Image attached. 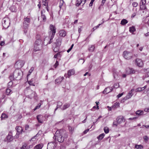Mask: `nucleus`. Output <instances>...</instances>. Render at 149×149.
Here are the masks:
<instances>
[{
	"mask_svg": "<svg viewBox=\"0 0 149 149\" xmlns=\"http://www.w3.org/2000/svg\"><path fill=\"white\" fill-rule=\"evenodd\" d=\"M56 146V140L50 142L48 144L47 149H54Z\"/></svg>",
	"mask_w": 149,
	"mask_h": 149,
	"instance_id": "obj_8",
	"label": "nucleus"
},
{
	"mask_svg": "<svg viewBox=\"0 0 149 149\" xmlns=\"http://www.w3.org/2000/svg\"><path fill=\"white\" fill-rule=\"evenodd\" d=\"M24 93L27 95L30 98L33 97L36 98V94L34 91H33L29 87H27L24 90Z\"/></svg>",
	"mask_w": 149,
	"mask_h": 149,
	"instance_id": "obj_4",
	"label": "nucleus"
},
{
	"mask_svg": "<svg viewBox=\"0 0 149 149\" xmlns=\"http://www.w3.org/2000/svg\"><path fill=\"white\" fill-rule=\"evenodd\" d=\"M61 52H58L57 54H58V57H61Z\"/></svg>",
	"mask_w": 149,
	"mask_h": 149,
	"instance_id": "obj_60",
	"label": "nucleus"
},
{
	"mask_svg": "<svg viewBox=\"0 0 149 149\" xmlns=\"http://www.w3.org/2000/svg\"><path fill=\"white\" fill-rule=\"evenodd\" d=\"M149 17L148 21L147 22V24L148 26H149V14H148L147 17Z\"/></svg>",
	"mask_w": 149,
	"mask_h": 149,
	"instance_id": "obj_64",
	"label": "nucleus"
},
{
	"mask_svg": "<svg viewBox=\"0 0 149 149\" xmlns=\"http://www.w3.org/2000/svg\"><path fill=\"white\" fill-rule=\"evenodd\" d=\"M135 65L139 67L142 68L143 65V63L141 59L139 58H136L135 61Z\"/></svg>",
	"mask_w": 149,
	"mask_h": 149,
	"instance_id": "obj_9",
	"label": "nucleus"
},
{
	"mask_svg": "<svg viewBox=\"0 0 149 149\" xmlns=\"http://www.w3.org/2000/svg\"><path fill=\"white\" fill-rule=\"evenodd\" d=\"M87 116H86V118H85V119L82 121V123H86V119H87Z\"/></svg>",
	"mask_w": 149,
	"mask_h": 149,
	"instance_id": "obj_62",
	"label": "nucleus"
},
{
	"mask_svg": "<svg viewBox=\"0 0 149 149\" xmlns=\"http://www.w3.org/2000/svg\"><path fill=\"white\" fill-rule=\"evenodd\" d=\"M113 89V87H108L106 88L102 92L103 94H107L111 92Z\"/></svg>",
	"mask_w": 149,
	"mask_h": 149,
	"instance_id": "obj_17",
	"label": "nucleus"
},
{
	"mask_svg": "<svg viewBox=\"0 0 149 149\" xmlns=\"http://www.w3.org/2000/svg\"><path fill=\"white\" fill-rule=\"evenodd\" d=\"M95 47L94 45H91L89 46L88 48V50L90 52H92L94 51Z\"/></svg>",
	"mask_w": 149,
	"mask_h": 149,
	"instance_id": "obj_26",
	"label": "nucleus"
},
{
	"mask_svg": "<svg viewBox=\"0 0 149 149\" xmlns=\"http://www.w3.org/2000/svg\"><path fill=\"white\" fill-rule=\"evenodd\" d=\"M56 137L58 141L59 142L62 143L64 140V137H63L59 131L57 130L53 138L56 139Z\"/></svg>",
	"mask_w": 149,
	"mask_h": 149,
	"instance_id": "obj_5",
	"label": "nucleus"
},
{
	"mask_svg": "<svg viewBox=\"0 0 149 149\" xmlns=\"http://www.w3.org/2000/svg\"><path fill=\"white\" fill-rule=\"evenodd\" d=\"M119 87V83H116L112 87H113V88H118Z\"/></svg>",
	"mask_w": 149,
	"mask_h": 149,
	"instance_id": "obj_41",
	"label": "nucleus"
},
{
	"mask_svg": "<svg viewBox=\"0 0 149 149\" xmlns=\"http://www.w3.org/2000/svg\"><path fill=\"white\" fill-rule=\"evenodd\" d=\"M29 128V126L28 125H26L25 126V130H27Z\"/></svg>",
	"mask_w": 149,
	"mask_h": 149,
	"instance_id": "obj_56",
	"label": "nucleus"
},
{
	"mask_svg": "<svg viewBox=\"0 0 149 149\" xmlns=\"http://www.w3.org/2000/svg\"><path fill=\"white\" fill-rule=\"evenodd\" d=\"M135 90L136 92L141 91H142L143 90V88L141 87L138 88H136Z\"/></svg>",
	"mask_w": 149,
	"mask_h": 149,
	"instance_id": "obj_47",
	"label": "nucleus"
},
{
	"mask_svg": "<svg viewBox=\"0 0 149 149\" xmlns=\"http://www.w3.org/2000/svg\"><path fill=\"white\" fill-rule=\"evenodd\" d=\"M143 111L140 110L137 111L136 112V114L139 116H140L143 115Z\"/></svg>",
	"mask_w": 149,
	"mask_h": 149,
	"instance_id": "obj_33",
	"label": "nucleus"
},
{
	"mask_svg": "<svg viewBox=\"0 0 149 149\" xmlns=\"http://www.w3.org/2000/svg\"><path fill=\"white\" fill-rule=\"evenodd\" d=\"M58 62L57 61H56L54 65V67L55 68H56L58 66Z\"/></svg>",
	"mask_w": 149,
	"mask_h": 149,
	"instance_id": "obj_53",
	"label": "nucleus"
},
{
	"mask_svg": "<svg viewBox=\"0 0 149 149\" xmlns=\"http://www.w3.org/2000/svg\"><path fill=\"white\" fill-rule=\"evenodd\" d=\"M143 147L141 145H136L135 146V148L136 149H142L143 148Z\"/></svg>",
	"mask_w": 149,
	"mask_h": 149,
	"instance_id": "obj_39",
	"label": "nucleus"
},
{
	"mask_svg": "<svg viewBox=\"0 0 149 149\" xmlns=\"http://www.w3.org/2000/svg\"><path fill=\"white\" fill-rule=\"evenodd\" d=\"M83 1L82 0H77L76 3V6H78Z\"/></svg>",
	"mask_w": 149,
	"mask_h": 149,
	"instance_id": "obj_37",
	"label": "nucleus"
},
{
	"mask_svg": "<svg viewBox=\"0 0 149 149\" xmlns=\"http://www.w3.org/2000/svg\"><path fill=\"white\" fill-rule=\"evenodd\" d=\"M34 69V68L33 67H31L30 69L29 70V73L28 74V75H30L31 73L32 72L33 70Z\"/></svg>",
	"mask_w": 149,
	"mask_h": 149,
	"instance_id": "obj_49",
	"label": "nucleus"
},
{
	"mask_svg": "<svg viewBox=\"0 0 149 149\" xmlns=\"http://www.w3.org/2000/svg\"><path fill=\"white\" fill-rule=\"evenodd\" d=\"M146 0H141L140 4V9L141 10H145L147 9L146 6Z\"/></svg>",
	"mask_w": 149,
	"mask_h": 149,
	"instance_id": "obj_11",
	"label": "nucleus"
},
{
	"mask_svg": "<svg viewBox=\"0 0 149 149\" xmlns=\"http://www.w3.org/2000/svg\"><path fill=\"white\" fill-rule=\"evenodd\" d=\"M31 19L29 17H24L23 19V25L22 26V29H24V33L26 34L27 32L29 25L30 23Z\"/></svg>",
	"mask_w": 149,
	"mask_h": 149,
	"instance_id": "obj_2",
	"label": "nucleus"
},
{
	"mask_svg": "<svg viewBox=\"0 0 149 149\" xmlns=\"http://www.w3.org/2000/svg\"><path fill=\"white\" fill-rule=\"evenodd\" d=\"M105 134L104 133H102L99 136L97 137V138L99 139V140L100 139L102 140V139L103 138Z\"/></svg>",
	"mask_w": 149,
	"mask_h": 149,
	"instance_id": "obj_36",
	"label": "nucleus"
},
{
	"mask_svg": "<svg viewBox=\"0 0 149 149\" xmlns=\"http://www.w3.org/2000/svg\"><path fill=\"white\" fill-rule=\"evenodd\" d=\"M97 104V106H94L91 109L92 111H94L95 109H98V105L99 104L98 103H96Z\"/></svg>",
	"mask_w": 149,
	"mask_h": 149,
	"instance_id": "obj_43",
	"label": "nucleus"
},
{
	"mask_svg": "<svg viewBox=\"0 0 149 149\" xmlns=\"http://www.w3.org/2000/svg\"><path fill=\"white\" fill-rule=\"evenodd\" d=\"M138 3L136 2H134L132 4V5L134 7H136L138 6Z\"/></svg>",
	"mask_w": 149,
	"mask_h": 149,
	"instance_id": "obj_51",
	"label": "nucleus"
},
{
	"mask_svg": "<svg viewBox=\"0 0 149 149\" xmlns=\"http://www.w3.org/2000/svg\"><path fill=\"white\" fill-rule=\"evenodd\" d=\"M28 84L30 85L33 86H35V85L33 82V81L32 79H31L28 82Z\"/></svg>",
	"mask_w": 149,
	"mask_h": 149,
	"instance_id": "obj_42",
	"label": "nucleus"
},
{
	"mask_svg": "<svg viewBox=\"0 0 149 149\" xmlns=\"http://www.w3.org/2000/svg\"><path fill=\"white\" fill-rule=\"evenodd\" d=\"M116 120L118 123L120 124L124 122L125 121V119L123 116H119L117 117Z\"/></svg>",
	"mask_w": 149,
	"mask_h": 149,
	"instance_id": "obj_14",
	"label": "nucleus"
},
{
	"mask_svg": "<svg viewBox=\"0 0 149 149\" xmlns=\"http://www.w3.org/2000/svg\"><path fill=\"white\" fill-rule=\"evenodd\" d=\"M13 80V79H12V80H10L11 81H10L8 83V87H9V88L10 87L12 86V85L13 84V82L12 81V80Z\"/></svg>",
	"mask_w": 149,
	"mask_h": 149,
	"instance_id": "obj_46",
	"label": "nucleus"
},
{
	"mask_svg": "<svg viewBox=\"0 0 149 149\" xmlns=\"http://www.w3.org/2000/svg\"><path fill=\"white\" fill-rule=\"evenodd\" d=\"M61 44V40L60 39H58L56 40V46H60Z\"/></svg>",
	"mask_w": 149,
	"mask_h": 149,
	"instance_id": "obj_30",
	"label": "nucleus"
},
{
	"mask_svg": "<svg viewBox=\"0 0 149 149\" xmlns=\"http://www.w3.org/2000/svg\"><path fill=\"white\" fill-rule=\"evenodd\" d=\"M82 27L81 26H79L78 27V32L80 33L82 31Z\"/></svg>",
	"mask_w": 149,
	"mask_h": 149,
	"instance_id": "obj_52",
	"label": "nucleus"
},
{
	"mask_svg": "<svg viewBox=\"0 0 149 149\" xmlns=\"http://www.w3.org/2000/svg\"><path fill=\"white\" fill-rule=\"evenodd\" d=\"M12 93V91L9 88H7L6 89V93L7 95H8L10 94L11 93Z\"/></svg>",
	"mask_w": 149,
	"mask_h": 149,
	"instance_id": "obj_35",
	"label": "nucleus"
},
{
	"mask_svg": "<svg viewBox=\"0 0 149 149\" xmlns=\"http://www.w3.org/2000/svg\"><path fill=\"white\" fill-rule=\"evenodd\" d=\"M15 129L17 132L14 137L15 138H18L19 137V134H21L23 131V129L20 127H16Z\"/></svg>",
	"mask_w": 149,
	"mask_h": 149,
	"instance_id": "obj_10",
	"label": "nucleus"
},
{
	"mask_svg": "<svg viewBox=\"0 0 149 149\" xmlns=\"http://www.w3.org/2000/svg\"><path fill=\"white\" fill-rule=\"evenodd\" d=\"M13 136L11 135L8 134L6 137L7 140L8 141H10L13 139Z\"/></svg>",
	"mask_w": 149,
	"mask_h": 149,
	"instance_id": "obj_28",
	"label": "nucleus"
},
{
	"mask_svg": "<svg viewBox=\"0 0 149 149\" xmlns=\"http://www.w3.org/2000/svg\"><path fill=\"white\" fill-rule=\"evenodd\" d=\"M75 73V71L74 69H72L69 70L68 72V77L70 78V77L73 75Z\"/></svg>",
	"mask_w": 149,
	"mask_h": 149,
	"instance_id": "obj_20",
	"label": "nucleus"
},
{
	"mask_svg": "<svg viewBox=\"0 0 149 149\" xmlns=\"http://www.w3.org/2000/svg\"><path fill=\"white\" fill-rule=\"evenodd\" d=\"M104 130L106 134H107L109 132V128L107 127H104Z\"/></svg>",
	"mask_w": 149,
	"mask_h": 149,
	"instance_id": "obj_40",
	"label": "nucleus"
},
{
	"mask_svg": "<svg viewBox=\"0 0 149 149\" xmlns=\"http://www.w3.org/2000/svg\"><path fill=\"white\" fill-rule=\"evenodd\" d=\"M40 104V103H39V104H38L34 108V109H33V110L34 111H35L36 110V109H39L40 107V106H41V104Z\"/></svg>",
	"mask_w": 149,
	"mask_h": 149,
	"instance_id": "obj_48",
	"label": "nucleus"
},
{
	"mask_svg": "<svg viewBox=\"0 0 149 149\" xmlns=\"http://www.w3.org/2000/svg\"><path fill=\"white\" fill-rule=\"evenodd\" d=\"M126 71L127 73L128 74H133L135 72V71L134 69L130 68H127L126 69Z\"/></svg>",
	"mask_w": 149,
	"mask_h": 149,
	"instance_id": "obj_18",
	"label": "nucleus"
},
{
	"mask_svg": "<svg viewBox=\"0 0 149 149\" xmlns=\"http://www.w3.org/2000/svg\"><path fill=\"white\" fill-rule=\"evenodd\" d=\"M134 89H132L129 92V93L123 98V100H126L131 98L133 95L132 92L134 91Z\"/></svg>",
	"mask_w": 149,
	"mask_h": 149,
	"instance_id": "obj_15",
	"label": "nucleus"
},
{
	"mask_svg": "<svg viewBox=\"0 0 149 149\" xmlns=\"http://www.w3.org/2000/svg\"><path fill=\"white\" fill-rule=\"evenodd\" d=\"M47 0H42V3L43 5L46 6L45 8L46 9L47 11H48L49 9L48 8V3L46 2Z\"/></svg>",
	"mask_w": 149,
	"mask_h": 149,
	"instance_id": "obj_24",
	"label": "nucleus"
},
{
	"mask_svg": "<svg viewBox=\"0 0 149 149\" xmlns=\"http://www.w3.org/2000/svg\"><path fill=\"white\" fill-rule=\"evenodd\" d=\"M59 46H56L54 49V51L56 52H58L59 50Z\"/></svg>",
	"mask_w": 149,
	"mask_h": 149,
	"instance_id": "obj_44",
	"label": "nucleus"
},
{
	"mask_svg": "<svg viewBox=\"0 0 149 149\" xmlns=\"http://www.w3.org/2000/svg\"><path fill=\"white\" fill-rule=\"evenodd\" d=\"M8 118V116L5 113H3L1 114V120H5Z\"/></svg>",
	"mask_w": 149,
	"mask_h": 149,
	"instance_id": "obj_27",
	"label": "nucleus"
},
{
	"mask_svg": "<svg viewBox=\"0 0 149 149\" xmlns=\"http://www.w3.org/2000/svg\"><path fill=\"white\" fill-rule=\"evenodd\" d=\"M10 20L7 18H4L3 19L2 25L4 29H7L10 25Z\"/></svg>",
	"mask_w": 149,
	"mask_h": 149,
	"instance_id": "obj_6",
	"label": "nucleus"
},
{
	"mask_svg": "<svg viewBox=\"0 0 149 149\" xmlns=\"http://www.w3.org/2000/svg\"><path fill=\"white\" fill-rule=\"evenodd\" d=\"M4 42L3 41L1 42V43H0V45L1 46H2L4 45Z\"/></svg>",
	"mask_w": 149,
	"mask_h": 149,
	"instance_id": "obj_59",
	"label": "nucleus"
},
{
	"mask_svg": "<svg viewBox=\"0 0 149 149\" xmlns=\"http://www.w3.org/2000/svg\"><path fill=\"white\" fill-rule=\"evenodd\" d=\"M41 18L42 19V21L45 22L47 20V18L45 14L43 13V11H41Z\"/></svg>",
	"mask_w": 149,
	"mask_h": 149,
	"instance_id": "obj_22",
	"label": "nucleus"
},
{
	"mask_svg": "<svg viewBox=\"0 0 149 149\" xmlns=\"http://www.w3.org/2000/svg\"><path fill=\"white\" fill-rule=\"evenodd\" d=\"M123 55L124 58L127 60L130 59L133 57V54L131 52L126 51L123 52Z\"/></svg>",
	"mask_w": 149,
	"mask_h": 149,
	"instance_id": "obj_7",
	"label": "nucleus"
},
{
	"mask_svg": "<svg viewBox=\"0 0 149 149\" xmlns=\"http://www.w3.org/2000/svg\"><path fill=\"white\" fill-rule=\"evenodd\" d=\"M136 13H134L132 14V15H131V17L132 18H134L136 16Z\"/></svg>",
	"mask_w": 149,
	"mask_h": 149,
	"instance_id": "obj_57",
	"label": "nucleus"
},
{
	"mask_svg": "<svg viewBox=\"0 0 149 149\" xmlns=\"http://www.w3.org/2000/svg\"><path fill=\"white\" fill-rule=\"evenodd\" d=\"M100 25H101V24H99L97 26H94L93 28V31L96 29L98 28Z\"/></svg>",
	"mask_w": 149,
	"mask_h": 149,
	"instance_id": "obj_50",
	"label": "nucleus"
},
{
	"mask_svg": "<svg viewBox=\"0 0 149 149\" xmlns=\"http://www.w3.org/2000/svg\"><path fill=\"white\" fill-rule=\"evenodd\" d=\"M23 72L20 69H15L13 73V75H10V80L16 79L19 80L21 79L22 77Z\"/></svg>",
	"mask_w": 149,
	"mask_h": 149,
	"instance_id": "obj_1",
	"label": "nucleus"
},
{
	"mask_svg": "<svg viewBox=\"0 0 149 149\" xmlns=\"http://www.w3.org/2000/svg\"><path fill=\"white\" fill-rule=\"evenodd\" d=\"M136 31V29L134 26H132L129 28V31L131 33H133Z\"/></svg>",
	"mask_w": 149,
	"mask_h": 149,
	"instance_id": "obj_31",
	"label": "nucleus"
},
{
	"mask_svg": "<svg viewBox=\"0 0 149 149\" xmlns=\"http://www.w3.org/2000/svg\"><path fill=\"white\" fill-rule=\"evenodd\" d=\"M50 31L49 32V37L50 38L49 44L51 43L52 42V39L54 37L56 32V28L52 24H50L49 28Z\"/></svg>",
	"mask_w": 149,
	"mask_h": 149,
	"instance_id": "obj_3",
	"label": "nucleus"
},
{
	"mask_svg": "<svg viewBox=\"0 0 149 149\" xmlns=\"http://www.w3.org/2000/svg\"><path fill=\"white\" fill-rule=\"evenodd\" d=\"M60 104H58L57 106V108L61 107V109L63 110H65L68 108L70 106V104L68 103H65L62 107L61 105H62V103H59Z\"/></svg>",
	"mask_w": 149,
	"mask_h": 149,
	"instance_id": "obj_13",
	"label": "nucleus"
},
{
	"mask_svg": "<svg viewBox=\"0 0 149 149\" xmlns=\"http://www.w3.org/2000/svg\"><path fill=\"white\" fill-rule=\"evenodd\" d=\"M43 147L42 144H38L34 147V149H42Z\"/></svg>",
	"mask_w": 149,
	"mask_h": 149,
	"instance_id": "obj_25",
	"label": "nucleus"
},
{
	"mask_svg": "<svg viewBox=\"0 0 149 149\" xmlns=\"http://www.w3.org/2000/svg\"><path fill=\"white\" fill-rule=\"evenodd\" d=\"M123 95V93H120V94H118L117 96V97L118 98H119L120 97H121Z\"/></svg>",
	"mask_w": 149,
	"mask_h": 149,
	"instance_id": "obj_54",
	"label": "nucleus"
},
{
	"mask_svg": "<svg viewBox=\"0 0 149 149\" xmlns=\"http://www.w3.org/2000/svg\"><path fill=\"white\" fill-rule=\"evenodd\" d=\"M119 107V103H115L112 106V108L113 109L117 108Z\"/></svg>",
	"mask_w": 149,
	"mask_h": 149,
	"instance_id": "obj_34",
	"label": "nucleus"
},
{
	"mask_svg": "<svg viewBox=\"0 0 149 149\" xmlns=\"http://www.w3.org/2000/svg\"><path fill=\"white\" fill-rule=\"evenodd\" d=\"M10 9L12 12H15L17 10L15 7L14 6H11L10 8Z\"/></svg>",
	"mask_w": 149,
	"mask_h": 149,
	"instance_id": "obj_32",
	"label": "nucleus"
},
{
	"mask_svg": "<svg viewBox=\"0 0 149 149\" xmlns=\"http://www.w3.org/2000/svg\"><path fill=\"white\" fill-rule=\"evenodd\" d=\"M39 47L38 46H37L36 47H35V45H34V50L35 52H36L37 51H39L42 48H38Z\"/></svg>",
	"mask_w": 149,
	"mask_h": 149,
	"instance_id": "obj_38",
	"label": "nucleus"
},
{
	"mask_svg": "<svg viewBox=\"0 0 149 149\" xmlns=\"http://www.w3.org/2000/svg\"><path fill=\"white\" fill-rule=\"evenodd\" d=\"M59 35L61 36L65 37L66 35V32L64 30H61L59 32Z\"/></svg>",
	"mask_w": 149,
	"mask_h": 149,
	"instance_id": "obj_23",
	"label": "nucleus"
},
{
	"mask_svg": "<svg viewBox=\"0 0 149 149\" xmlns=\"http://www.w3.org/2000/svg\"><path fill=\"white\" fill-rule=\"evenodd\" d=\"M32 145H30L29 146H27V147H26V149H29L30 148H31L32 147Z\"/></svg>",
	"mask_w": 149,
	"mask_h": 149,
	"instance_id": "obj_63",
	"label": "nucleus"
},
{
	"mask_svg": "<svg viewBox=\"0 0 149 149\" xmlns=\"http://www.w3.org/2000/svg\"><path fill=\"white\" fill-rule=\"evenodd\" d=\"M37 120L38 123H42L43 122V116L41 115H38L36 116Z\"/></svg>",
	"mask_w": 149,
	"mask_h": 149,
	"instance_id": "obj_19",
	"label": "nucleus"
},
{
	"mask_svg": "<svg viewBox=\"0 0 149 149\" xmlns=\"http://www.w3.org/2000/svg\"><path fill=\"white\" fill-rule=\"evenodd\" d=\"M69 130L72 133L74 131V128L71 127L70 126H68Z\"/></svg>",
	"mask_w": 149,
	"mask_h": 149,
	"instance_id": "obj_45",
	"label": "nucleus"
},
{
	"mask_svg": "<svg viewBox=\"0 0 149 149\" xmlns=\"http://www.w3.org/2000/svg\"><path fill=\"white\" fill-rule=\"evenodd\" d=\"M101 117H102V116H99V117L96 120V122H93V125H94V124H95V123H96V122H97V121L98 120H99V119L100 118H101Z\"/></svg>",
	"mask_w": 149,
	"mask_h": 149,
	"instance_id": "obj_58",
	"label": "nucleus"
},
{
	"mask_svg": "<svg viewBox=\"0 0 149 149\" xmlns=\"http://www.w3.org/2000/svg\"><path fill=\"white\" fill-rule=\"evenodd\" d=\"M118 124H119L118 123L117 121H116V122H114L113 123V125H115L116 126H117Z\"/></svg>",
	"mask_w": 149,
	"mask_h": 149,
	"instance_id": "obj_55",
	"label": "nucleus"
},
{
	"mask_svg": "<svg viewBox=\"0 0 149 149\" xmlns=\"http://www.w3.org/2000/svg\"><path fill=\"white\" fill-rule=\"evenodd\" d=\"M128 22L127 20L125 19H123L121 22L120 24L123 25H124L128 23Z\"/></svg>",
	"mask_w": 149,
	"mask_h": 149,
	"instance_id": "obj_29",
	"label": "nucleus"
},
{
	"mask_svg": "<svg viewBox=\"0 0 149 149\" xmlns=\"http://www.w3.org/2000/svg\"><path fill=\"white\" fill-rule=\"evenodd\" d=\"M24 64V62L23 61L19 60L16 63L15 66L18 69H20L22 67Z\"/></svg>",
	"mask_w": 149,
	"mask_h": 149,
	"instance_id": "obj_12",
	"label": "nucleus"
},
{
	"mask_svg": "<svg viewBox=\"0 0 149 149\" xmlns=\"http://www.w3.org/2000/svg\"><path fill=\"white\" fill-rule=\"evenodd\" d=\"M106 0H102V1L101 5L103 6Z\"/></svg>",
	"mask_w": 149,
	"mask_h": 149,
	"instance_id": "obj_61",
	"label": "nucleus"
},
{
	"mask_svg": "<svg viewBox=\"0 0 149 149\" xmlns=\"http://www.w3.org/2000/svg\"><path fill=\"white\" fill-rule=\"evenodd\" d=\"M35 47L37 46H38L39 48H42V40L40 39H38L36 40L35 41Z\"/></svg>",
	"mask_w": 149,
	"mask_h": 149,
	"instance_id": "obj_16",
	"label": "nucleus"
},
{
	"mask_svg": "<svg viewBox=\"0 0 149 149\" xmlns=\"http://www.w3.org/2000/svg\"><path fill=\"white\" fill-rule=\"evenodd\" d=\"M64 79L63 77H60L55 80L56 83L59 84H60Z\"/></svg>",
	"mask_w": 149,
	"mask_h": 149,
	"instance_id": "obj_21",
	"label": "nucleus"
}]
</instances>
